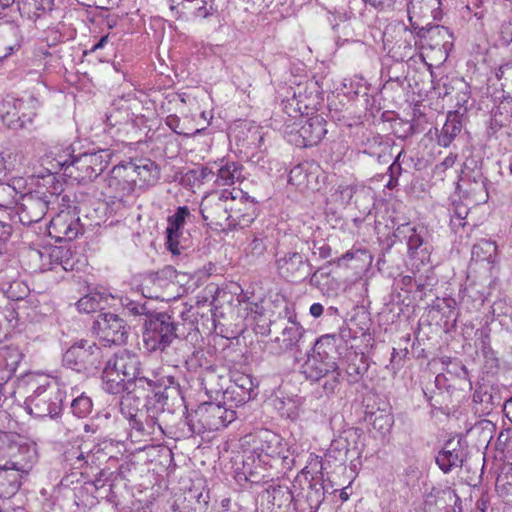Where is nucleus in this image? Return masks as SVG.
<instances>
[{
  "instance_id": "40",
  "label": "nucleus",
  "mask_w": 512,
  "mask_h": 512,
  "mask_svg": "<svg viewBox=\"0 0 512 512\" xmlns=\"http://www.w3.org/2000/svg\"><path fill=\"white\" fill-rule=\"evenodd\" d=\"M75 158L70 153H64L53 158L51 162V168H48L50 173H57L61 169H68L72 166L71 161Z\"/></svg>"
},
{
  "instance_id": "39",
  "label": "nucleus",
  "mask_w": 512,
  "mask_h": 512,
  "mask_svg": "<svg viewBox=\"0 0 512 512\" xmlns=\"http://www.w3.org/2000/svg\"><path fill=\"white\" fill-rule=\"evenodd\" d=\"M371 418L373 428L382 434L387 433L393 425V416L388 412L373 413Z\"/></svg>"
},
{
  "instance_id": "22",
  "label": "nucleus",
  "mask_w": 512,
  "mask_h": 512,
  "mask_svg": "<svg viewBox=\"0 0 512 512\" xmlns=\"http://www.w3.org/2000/svg\"><path fill=\"white\" fill-rule=\"evenodd\" d=\"M441 0H410L407 4V12L410 24L412 17H426L429 14L433 19H439L441 16Z\"/></svg>"
},
{
  "instance_id": "4",
  "label": "nucleus",
  "mask_w": 512,
  "mask_h": 512,
  "mask_svg": "<svg viewBox=\"0 0 512 512\" xmlns=\"http://www.w3.org/2000/svg\"><path fill=\"white\" fill-rule=\"evenodd\" d=\"M245 443L252 445L254 461L265 468H272L274 463L284 461L289 456V446L279 434L263 429L245 438Z\"/></svg>"
},
{
  "instance_id": "43",
  "label": "nucleus",
  "mask_w": 512,
  "mask_h": 512,
  "mask_svg": "<svg viewBox=\"0 0 512 512\" xmlns=\"http://www.w3.org/2000/svg\"><path fill=\"white\" fill-rule=\"evenodd\" d=\"M303 130H285L283 137L290 144L295 145L296 147L306 148V143L303 138Z\"/></svg>"
},
{
  "instance_id": "3",
  "label": "nucleus",
  "mask_w": 512,
  "mask_h": 512,
  "mask_svg": "<svg viewBox=\"0 0 512 512\" xmlns=\"http://www.w3.org/2000/svg\"><path fill=\"white\" fill-rule=\"evenodd\" d=\"M140 375L138 355L128 350L117 352L108 360L102 373V387L110 394H119L128 389L127 384Z\"/></svg>"
},
{
  "instance_id": "57",
  "label": "nucleus",
  "mask_w": 512,
  "mask_h": 512,
  "mask_svg": "<svg viewBox=\"0 0 512 512\" xmlns=\"http://www.w3.org/2000/svg\"><path fill=\"white\" fill-rule=\"evenodd\" d=\"M366 3H369L370 5H372L373 7H378L379 5L382 4V0H364Z\"/></svg>"
},
{
  "instance_id": "34",
  "label": "nucleus",
  "mask_w": 512,
  "mask_h": 512,
  "mask_svg": "<svg viewBox=\"0 0 512 512\" xmlns=\"http://www.w3.org/2000/svg\"><path fill=\"white\" fill-rule=\"evenodd\" d=\"M496 77L501 81L504 98L508 99L512 94V60L502 64L497 72Z\"/></svg>"
},
{
  "instance_id": "28",
  "label": "nucleus",
  "mask_w": 512,
  "mask_h": 512,
  "mask_svg": "<svg viewBox=\"0 0 512 512\" xmlns=\"http://www.w3.org/2000/svg\"><path fill=\"white\" fill-rule=\"evenodd\" d=\"M14 437L11 433L0 432V469L8 468L13 461L7 458L15 456V451L19 450Z\"/></svg>"
},
{
  "instance_id": "64",
  "label": "nucleus",
  "mask_w": 512,
  "mask_h": 512,
  "mask_svg": "<svg viewBox=\"0 0 512 512\" xmlns=\"http://www.w3.org/2000/svg\"><path fill=\"white\" fill-rule=\"evenodd\" d=\"M341 497H342V499H344V500H345V499H347V495H346V494L344 495V494L342 493V494H341Z\"/></svg>"
},
{
  "instance_id": "5",
  "label": "nucleus",
  "mask_w": 512,
  "mask_h": 512,
  "mask_svg": "<svg viewBox=\"0 0 512 512\" xmlns=\"http://www.w3.org/2000/svg\"><path fill=\"white\" fill-rule=\"evenodd\" d=\"M142 338L147 351H164L176 338L175 324L165 313L149 316L144 323Z\"/></svg>"
},
{
  "instance_id": "24",
  "label": "nucleus",
  "mask_w": 512,
  "mask_h": 512,
  "mask_svg": "<svg viewBox=\"0 0 512 512\" xmlns=\"http://www.w3.org/2000/svg\"><path fill=\"white\" fill-rule=\"evenodd\" d=\"M182 8L196 18L207 19L218 12L215 0H182Z\"/></svg>"
},
{
  "instance_id": "47",
  "label": "nucleus",
  "mask_w": 512,
  "mask_h": 512,
  "mask_svg": "<svg viewBox=\"0 0 512 512\" xmlns=\"http://www.w3.org/2000/svg\"><path fill=\"white\" fill-rule=\"evenodd\" d=\"M455 164V157L449 155L441 163L437 164L434 168V174L442 176L445 171Z\"/></svg>"
},
{
  "instance_id": "50",
  "label": "nucleus",
  "mask_w": 512,
  "mask_h": 512,
  "mask_svg": "<svg viewBox=\"0 0 512 512\" xmlns=\"http://www.w3.org/2000/svg\"><path fill=\"white\" fill-rule=\"evenodd\" d=\"M323 311L324 308L320 303H314L310 307V314L315 318L320 317L323 314Z\"/></svg>"
},
{
  "instance_id": "15",
  "label": "nucleus",
  "mask_w": 512,
  "mask_h": 512,
  "mask_svg": "<svg viewBox=\"0 0 512 512\" xmlns=\"http://www.w3.org/2000/svg\"><path fill=\"white\" fill-rule=\"evenodd\" d=\"M31 463H21L17 460L8 464V468L0 469V498L14 495L20 485L23 475L28 474Z\"/></svg>"
},
{
  "instance_id": "12",
  "label": "nucleus",
  "mask_w": 512,
  "mask_h": 512,
  "mask_svg": "<svg viewBox=\"0 0 512 512\" xmlns=\"http://www.w3.org/2000/svg\"><path fill=\"white\" fill-rule=\"evenodd\" d=\"M204 220L227 227L229 222L227 189L207 194L200 205Z\"/></svg>"
},
{
  "instance_id": "21",
  "label": "nucleus",
  "mask_w": 512,
  "mask_h": 512,
  "mask_svg": "<svg viewBox=\"0 0 512 512\" xmlns=\"http://www.w3.org/2000/svg\"><path fill=\"white\" fill-rule=\"evenodd\" d=\"M49 257H52L57 267L60 266L64 271L78 270L83 265L81 255L71 247L54 246Z\"/></svg>"
},
{
  "instance_id": "61",
  "label": "nucleus",
  "mask_w": 512,
  "mask_h": 512,
  "mask_svg": "<svg viewBox=\"0 0 512 512\" xmlns=\"http://www.w3.org/2000/svg\"><path fill=\"white\" fill-rule=\"evenodd\" d=\"M421 252H422V253H424V254H428V250H427V248H426V247H425V248H423V249H421Z\"/></svg>"
},
{
  "instance_id": "11",
  "label": "nucleus",
  "mask_w": 512,
  "mask_h": 512,
  "mask_svg": "<svg viewBox=\"0 0 512 512\" xmlns=\"http://www.w3.org/2000/svg\"><path fill=\"white\" fill-rule=\"evenodd\" d=\"M133 169L126 163L113 167L106 179L107 194L110 197L121 201L134 191L136 182Z\"/></svg>"
},
{
  "instance_id": "26",
  "label": "nucleus",
  "mask_w": 512,
  "mask_h": 512,
  "mask_svg": "<svg viewBox=\"0 0 512 512\" xmlns=\"http://www.w3.org/2000/svg\"><path fill=\"white\" fill-rule=\"evenodd\" d=\"M322 463L314 459L309 465L305 466L298 475V479H304L309 483V487L315 490V493L323 495V486L321 480Z\"/></svg>"
},
{
  "instance_id": "29",
  "label": "nucleus",
  "mask_w": 512,
  "mask_h": 512,
  "mask_svg": "<svg viewBox=\"0 0 512 512\" xmlns=\"http://www.w3.org/2000/svg\"><path fill=\"white\" fill-rule=\"evenodd\" d=\"M242 177L241 167L235 162H227L218 169L216 183L218 185H232Z\"/></svg>"
},
{
  "instance_id": "27",
  "label": "nucleus",
  "mask_w": 512,
  "mask_h": 512,
  "mask_svg": "<svg viewBox=\"0 0 512 512\" xmlns=\"http://www.w3.org/2000/svg\"><path fill=\"white\" fill-rule=\"evenodd\" d=\"M109 296L103 292H90L83 296L76 303L79 312L92 313L99 309L104 308V304H107Z\"/></svg>"
},
{
  "instance_id": "13",
  "label": "nucleus",
  "mask_w": 512,
  "mask_h": 512,
  "mask_svg": "<svg viewBox=\"0 0 512 512\" xmlns=\"http://www.w3.org/2000/svg\"><path fill=\"white\" fill-rule=\"evenodd\" d=\"M79 217L72 211H61L54 216L48 227L49 235L57 241H71L81 233Z\"/></svg>"
},
{
  "instance_id": "52",
  "label": "nucleus",
  "mask_w": 512,
  "mask_h": 512,
  "mask_svg": "<svg viewBox=\"0 0 512 512\" xmlns=\"http://www.w3.org/2000/svg\"><path fill=\"white\" fill-rule=\"evenodd\" d=\"M237 381H241V384H239V386L246 390H249L250 387L252 386V381L247 376H242Z\"/></svg>"
},
{
  "instance_id": "49",
  "label": "nucleus",
  "mask_w": 512,
  "mask_h": 512,
  "mask_svg": "<svg viewBox=\"0 0 512 512\" xmlns=\"http://www.w3.org/2000/svg\"><path fill=\"white\" fill-rule=\"evenodd\" d=\"M109 42V35L102 36L90 49V52H95L99 49H102L105 47V45Z\"/></svg>"
},
{
  "instance_id": "31",
  "label": "nucleus",
  "mask_w": 512,
  "mask_h": 512,
  "mask_svg": "<svg viewBox=\"0 0 512 512\" xmlns=\"http://www.w3.org/2000/svg\"><path fill=\"white\" fill-rule=\"evenodd\" d=\"M21 164V157L10 149L0 148V181Z\"/></svg>"
},
{
  "instance_id": "63",
  "label": "nucleus",
  "mask_w": 512,
  "mask_h": 512,
  "mask_svg": "<svg viewBox=\"0 0 512 512\" xmlns=\"http://www.w3.org/2000/svg\"><path fill=\"white\" fill-rule=\"evenodd\" d=\"M344 257L345 258H351L352 256L349 253H346Z\"/></svg>"
},
{
  "instance_id": "20",
  "label": "nucleus",
  "mask_w": 512,
  "mask_h": 512,
  "mask_svg": "<svg viewBox=\"0 0 512 512\" xmlns=\"http://www.w3.org/2000/svg\"><path fill=\"white\" fill-rule=\"evenodd\" d=\"M459 446V442L454 443L450 440L446 442L443 449L438 453L436 463L444 473H448L453 468L461 466L463 460L462 451Z\"/></svg>"
},
{
  "instance_id": "18",
  "label": "nucleus",
  "mask_w": 512,
  "mask_h": 512,
  "mask_svg": "<svg viewBox=\"0 0 512 512\" xmlns=\"http://www.w3.org/2000/svg\"><path fill=\"white\" fill-rule=\"evenodd\" d=\"M276 268L279 275L285 279H298L304 276L305 261L298 252L278 254Z\"/></svg>"
},
{
  "instance_id": "37",
  "label": "nucleus",
  "mask_w": 512,
  "mask_h": 512,
  "mask_svg": "<svg viewBox=\"0 0 512 512\" xmlns=\"http://www.w3.org/2000/svg\"><path fill=\"white\" fill-rule=\"evenodd\" d=\"M467 110L468 108H456L453 111H449L443 128H461L465 126L468 123Z\"/></svg>"
},
{
  "instance_id": "55",
  "label": "nucleus",
  "mask_w": 512,
  "mask_h": 512,
  "mask_svg": "<svg viewBox=\"0 0 512 512\" xmlns=\"http://www.w3.org/2000/svg\"><path fill=\"white\" fill-rule=\"evenodd\" d=\"M16 0H0V6L2 8H7L11 6Z\"/></svg>"
},
{
  "instance_id": "53",
  "label": "nucleus",
  "mask_w": 512,
  "mask_h": 512,
  "mask_svg": "<svg viewBox=\"0 0 512 512\" xmlns=\"http://www.w3.org/2000/svg\"><path fill=\"white\" fill-rule=\"evenodd\" d=\"M214 378H216V375H215V374H213V373H209V374H207V375H206V377H204V378H203V382H202V384L204 385V388L206 389V391H207V392H209V391H210V392H213V391H214L212 388H211V389H209V388L207 387L208 381H211V380H213Z\"/></svg>"
},
{
  "instance_id": "10",
  "label": "nucleus",
  "mask_w": 512,
  "mask_h": 512,
  "mask_svg": "<svg viewBox=\"0 0 512 512\" xmlns=\"http://www.w3.org/2000/svg\"><path fill=\"white\" fill-rule=\"evenodd\" d=\"M112 152L109 149H100L95 152H85L73 158L72 167L79 171L78 177L91 180L100 175L109 164Z\"/></svg>"
},
{
  "instance_id": "48",
  "label": "nucleus",
  "mask_w": 512,
  "mask_h": 512,
  "mask_svg": "<svg viewBox=\"0 0 512 512\" xmlns=\"http://www.w3.org/2000/svg\"><path fill=\"white\" fill-rule=\"evenodd\" d=\"M347 375H348V382L349 383H356L361 375V372L358 367L349 365L346 369Z\"/></svg>"
},
{
  "instance_id": "54",
  "label": "nucleus",
  "mask_w": 512,
  "mask_h": 512,
  "mask_svg": "<svg viewBox=\"0 0 512 512\" xmlns=\"http://www.w3.org/2000/svg\"><path fill=\"white\" fill-rule=\"evenodd\" d=\"M281 411V414L283 416H286L288 418H293L295 416V412L291 411L290 409H287L286 411L283 410V408H278Z\"/></svg>"
},
{
  "instance_id": "56",
  "label": "nucleus",
  "mask_w": 512,
  "mask_h": 512,
  "mask_svg": "<svg viewBox=\"0 0 512 512\" xmlns=\"http://www.w3.org/2000/svg\"><path fill=\"white\" fill-rule=\"evenodd\" d=\"M228 502H229V500H224V501H222V504H223L222 506H223V508H222L219 512H239V511H235V510H232V509H230V508L226 507V504H225V503H228Z\"/></svg>"
},
{
  "instance_id": "19",
  "label": "nucleus",
  "mask_w": 512,
  "mask_h": 512,
  "mask_svg": "<svg viewBox=\"0 0 512 512\" xmlns=\"http://www.w3.org/2000/svg\"><path fill=\"white\" fill-rule=\"evenodd\" d=\"M190 215V211L186 206L178 207L176 212L169 216L166 228L167 246L173 254H180L179 237L184 227L186 218Z\"/></svg>"
},
{
  "instance_id": "35",
  "label": "nucleus",
  "mask_w": 512,
  "mask_h": 512,
  "mask_svg": "<svg viewBox=\"0 0 512 512\" xmlns=\"http://www.w3.org/2000/svg\"><path fill=\"white\" fill-rule=\"evenodd\" d=\"M53 247H45L43 250L32 249L29 253V256L34 261L40 262L41 270H53L57 268V264L52 257H49L51 253V249Z\"/></svg>"
},
{
  "instance_id": "8",
  "label": "nucleus",
  "mask_w": 512,
  "mask_h": 512,
  "mask_svg": "<svg viewBox=\"0 0 512 512\" xmlns=\"http://www.w3.org/2000/svg\"><path fill=\"white\" fill-rule=\"evenodd\" d=\"M196 416L201 427L196 428L192 424V432H201V430H220L227 427L236 419L235 411L227 409L216 403H204L196 410Z\"/></svg>"
},
{
  "instance_id": "33",
  "label": "nucleus",
  "mask_w": 512,
  "mask_h": 512,
  "mask_svg": "<svg viewBox=\"0 0 512 512\" xmlns=\"http://www.w3.org/2000/svg\"><path fill=\"white\" fill-rule=\"evenodd\" d=\"M356 191V187L352 184H339L335 191L331 194V199L334 203L338 204L341 207L347 206Z\"/></svg>"
},
{
  "instance_id": "41",
  "label": "nucleus",
  "mask_w": 512,
  "mask_h": 512,
  "mask_svg": "<svg viewBox=\"0 0 512 512\" xmlns=\"http://www.w3.org/2000/svg\"><path fill=\"white\" fill-rule=\"evenodd\" d=\"M307 170L305 165L300 164L291 169L289 173V183L292 185L300 186L305 183L307 178Z\"/></svg>"
},
{
  "instance_id": "1",
  "label": "nucleus",
  "mask_w": 512,
  "mask_h": 512,
  "mask_svg": "<svg viewBox=\"0 0 512 512\" xmlns=\"http://www.w3.org/2000/svg\"><path fill=\"white\" fill-rule=\"evenodd\" d=\"M336 352V339L331 335L320 337L311 354L302 366L307 379L319 381L326 379L323 389L326 393H334L340 384V370L333 354Z\"/></svg>"
},
{
  "instance_id": "46",
  "label": "nucleus",
  "mask_w": 512,
  "mask_h": 512,
  "mask_svg": "<svg viewBox=\"0 0 512 512\" xmlns=\"http://www.w3.org/2000/svg\"><path fill=\"white\" fill-rule=\"evenodd\" d=\"M467 215H468L467 207L463 206V205H457L454 209L451 220L455 225L464 226L465 223H463L462 221L467 217Z\"/></svg>"
},
{
  "instance_id": "58",
  "label": "nucleus",
  "mask_w": 512,
  "mask_h": 512,
  "mask_svg": "<svg viewBox=\"0 0 512 512\" xmlns=\"http://www.w3.org/2000/svg\"><path fill=\"white\" fill-rule=\"evenodd\" d=\"M29 100H30V102L32 103L33 107H35V105H36V104H37V105L39 104V103H38V100H37L35 97H33V96H30V97H29Z\"/></svg>"
},
{
  "instance_id": "44",
  "label": "nucleus",
  "mask_w": 512,
  "mask_h": 512,
  "mask_svg": "<svg viewBox=\"0 0 512 512\" xmlns=\"http://www.w3.org/2000/svg\"><path fill=\"white\" fill-rule=\"evenodd\" d=\"M327 130H303V140L306 147L316 145L326 134Z\"/></svg>"
},
{
  "instance_id": "36",
  "label": "nucleus",
  "mask_w": 512,
  "mask_h": 512,
  "mask_svg": "<svg viewBox=\"0 0 512 512\" xmlns=\"http://www.w3.org/2000/svg\"><path fill=\"white\" fill-rule=\"evenodd\" d=\"M17 2L22 3V9L35 18L40 17L42 12L50 9L52 4L50 0H17Z\"/></svg>"
},
{
  "instance_id": "2",
  "label": "nucleus",
  "mask_w": 512,
  "mask_h": 512,
  "mask_svg": "<svg viewBox=\"0 0 512 512\" xmlns=\"http://www.w3.org/2000/svg\"><path fill=\"white\" fill-rule=\"evenodd\" d=\"M28 384L33 389L32 394L25 400L28 413L38 418H54L59 415L63 395L58 386L44 375L29 376Z\"/></svg>"
},
{
  "instance_id": "25",
  "label": "nucleus",
  "mask_w": 512,
  "mask_h": 512,
  "mask_svg": "<svg viewBox=\"0 0 512 512\" xmlns=\"http://www.w3.org/2000/svg\"><path fill=\"white\" fill-rule=\"evenodd\" d=\"M472 260L494 264L497 260V245L494 241L481 239L472 247Z\"/></svg>"
},
{
  "instance_id": "51",
  "label": "nucleus",
  "mask_w": 512,
  "mask_h": 512,
  "mask_svg": "<svg viewBox=\"0 0 512 512\" xmlns=\"http://www.w3.org/2000/svg\"><path fill=\"white\" fill-rule=\"evenodd\" d=\"M455 134H448V133H445L443 136H439L438 137V142L440 145L446 147L450 144V142L452 141V139L454 138Z\"/></svg>"
},
{
  "instance_id": "7",
  "label": "nucleus",
  "mask_w": 512,
  "mask_h": 512,
  "mask_svg": "<svg viewBox=\"0 0 512 512\" xmlns=\"http://www.w3.org/2000/svg\"><path fill=\"white\" fill-rule=\"evenodd\" d=\"M102 358V350L94 342L81 340L73 344L63 355V363L77 372L97 367Z\"/></svg>"
},
{
  "instance_id": "17",
  "label": "nucleus",
  "mask_w": 512,
  "mask_h": 512,
  "mask_svg": "<svg viewBox=\"0 0 512 512\" xmlns=\"http://www.w3.org/2000/svg\"><path fill=\"white\" fill-rule=\"evenodd\" d=\"M302 336V326L295 320L289 319L288 325L283 328L281 335L268 345V349L273 354H282L295 348Z\"/></svg>"
},
{
  "instance_id": "14",
  "label": "nucleus",
  "mask_w": 512,
  "mask_h": 512,
  "mask_svg": "<svg viewBox=\"0 0 512 512\" xmlns=\"http://www.w3.org/2000/svg\"><path fill=\"white\" fill-rule=\"evenodd\" d=\"M95 324L100 338L110 344L124 343L127 330L124 320L114 313H102Z\"/></svg>"
},
{
  "instance_id": "62",
  "label": "nucleus",
  "mask_w": 512,
  "mask_h": 512,
  "mask_svg": "<svg viewBox=\"0 0 512 512\" xmlns=\"http://www.w3.org/2000/svg\"><path fill=\"white\" fill-rule=\"evenodd\" d=\"M169 1H170V3H171V6H170V7H171V9H174V8H175V6H174V0H169Z\"/></svg>"
},
{
  "instance_id": "16",
  "label": "nucleus",
  "mask_w": 512,
  "mask_h": 512,
  "mask_svg": "<svg viewBox=\"0 0 512 512\" xmlns=\"http://www.w3.org/2000/svg\"><path fill=\"white\" fill-rule=\"evenodd\" d=\"M439 96L453 103L455 108H467L471 97L470 85L463 78L446 77L439 91Z\"/></svg>"
},
{
  "instance_id": "42",
  "label": "nucleus",
  "mask_w": 512,
  "mask_h": 512,
  "mask_svg": "<svg viewBox=\"0 0 512 512\" xmlns=\"http://www.w3.org/2000/svg\"><path fill=\"white\" fill-rule=\"evenodd\" d=\"M424 245V239L421 232L415 228L411 229V234L408 236L407 246L411 253H416Z\"/></svg>"
},
{
  "instance_id": "60",
  "label": "nucleus",
  "mask_w": 512,
  "mask_h": 512,
  "mask_svg": "<svg viewBox=\"0 0 512 512\" xmlns=\"http://www.w3.org/2000/svg\"><path fill=\"white\" fill-rule=\"evenodd\" d=\"M201 176L203 179L207 177L206 169H202Z\"/></svg>"
},
{
  "instance_id": "23",
  "label": "nucleus",
  "mask_w": 512,
  "mask_h": 512,
  "mask_svg": "<svg viewBox=\"0 0 512 512\" xmlns=\"http://www.w3.org/2000/svg\"><path fill=\"white\" fill-rule=\"evenodd\" d=\"M126 165H131L134 168L136 183L139 180L144 185H152L160 177L157 165L150 159H139L135 162H127Z\"/></svg>"
},
{
  "instance_id": "45",
  "label": "nucleus",
  "mask_w": 512,
  "mask_h": 512,
  "mask_svg": "<svg viewBox=\"0 0 512 512\" xmlns=\"http://www.w3.org/2000/svg\"><path fill=\"white\" fill-rule=\"evenodd\" d=\"M122 305L132 315H146L148 313V309L145 304H140L129 299H126V302H123Z\"/></svg>"
},
{
  "instance_id": "59",
  "label": "nucleus",
  "mask_w": 512,
  "mask_h": 512,
  "mask_svg": "<svg viewBox=\"0 0 512 512\" xmlns=\"http://www.w3.org/2000/svg\"><path fill=\"white\" fill-rule=\"evenodd\" d=\"M87 456H85V454L83 452H80L79 455L77 456V460L79 461H82V460H85Z\"/></svg>"
},
{
  "instance_id": "6",
  "label": "nucleus",
  "mask_w": 512,
  "mask_h": 512,
  "mask_svg": "<svg viewBox=\"0 0 512 512\" xmlns=\"http://www.w3.org/2000/svg\"><path fill=\"white\" fill-rule=\"evenodd\" d=\"M229 222L227 228L248 227L256 217V203L243 190L227 189Z\"/></svg>"
},
{
  "instance_id": "38",
  "label": "nucleus",
  "mask_w": 512,
  "mask_h": 512,
  "mask_svg": "<svg viewBox=\"0 0 512 512\" xmlns=\"http://www.w3.org/2000/svg\"><path fill=\"white\" fill-rule=\"evenodd\" d=\"M92 400L90 397L81 394L71 403V409L75 416L84 418L92 411Z\"/></svg>"
},
{
  "instance_id": "32",
  "label": "nucleus",
  "mask_w": 512,
  "mask_h": 512,
  "mask_svg": "<svg viewBox=\"0 0 512 512\" xmlns=\"http://www.w3.org/2000/svg\"><path fill=\"white\" fill-rule=\"evenodd\" d=\"M10 103H3L2 108L0 110V115L3 121V124L7 126V128H24L27 125V122H31V118H26L23 114L22 116H18L16 120L14 117L17 115L16 112L11 113L9 109Z\"/></svg>"
},
{
  "instance_id": "9",
  "label": "nucleus",
  "mask_w": 512,
  "mask_h": 512,
  "mask_svg": "<svg viewBox=\"0 0 512 512\" xmlns=\"http://www.w3.org/2000/svg\"><path fill=\"white\" fill-rule=\"evenodd\" d=\"M412 29L419 38L422 47H428L431 50H438L445 55L453 47V33L445 26L427 25L419 27L412 23Z\"/></svg>"
},
{
  "instance_id": "30",
  "label": "nucleus",
  "mask_w": 512,
  "mask_h": 512,
  "mask_svg": "<svg viewBox=\"0 0 512 512\" xmlns=\"http://www.w3.org/2000/svg\"><path fill=\"white\" fill-rule=\"evenodd\" d=\"M141 405L140 398L136 397L131 392L126 393L122 396L120 401V410L122 414L129 419L130 421L134 422V427L138 425V410L139 406Z\"/></svg>"
}]
</instances>
